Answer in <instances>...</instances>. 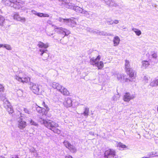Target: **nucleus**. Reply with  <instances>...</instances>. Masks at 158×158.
<instances>
[{
	"instance_id": "f257e3e1",
	"label": "nucleus",
	"mask_w": 158,
	"mask_h": 158,
	"mask_svg": "<svg viewBox=\"0 0 158 158\" xmlns=\"http://www.w3.org/2000/svg\"><path fill=\"white\" fill-rule=\"evenodd\" d=\"M39 121L41 124H44L45 126L51 130L54 133L58 134L60 133L61 131L58 128L59 125L57 123L51 120H46L42 118H40Z\"/></svg>"
},
{
	"instance_id": "f03ea898",
	"label": "nucleus",
	"mask_w": 158,
	"mask_h": 158,
	"mask_svg": "<svg viewBox=\"0 0 158 158\" xmlns=\"http://www.w3.org/2000/svg\"><path fill=\"white\" fill-rule=\"evenodd\" d=\"M38 46L39 48H41L40 49V52H41L40 55L42 56L44 53L46 56L45 58H47L49 56L48 54V51L46 49L48 47V43L44 44L41 41L38 42Z\"/></svg>"
},
{
	"instance_id": "7ed1b4c3",
	"label": "nucleus",
	"mask_w": 158,
	"mask_h": 158,
	"mask_svg": "<svg viewBox=\"0 0 158 158\" xmlns=\"http://www.w3.org/2000/svg\"><path fill=\"white\" fill-rule=\"evenodd\" d=\"M54 27V30L57 33L64 35L63 38L65 36H67L70 34V31L62 27H58L55 25H52Z\"/></svg>"
},
{
	"instance_id": "20e7f679",
	"label": "nucleus",
	"mask_w": 158,
	"mask_h": 158,
	"mask_svg": "<svg viewBox=\"0 0 158 158\" xmlns=\"http://www.w3.org/2000/svg\"><path fill=\"white\" fill-rule=\"evenodd\" d=\"M57 20L59 22L64 23L66 25L72 27H75L77 24L75 19L73 18L66 19L59 18L57 19Z\"/></svg>"
},
{
	"instance_id": "39448f33",
	"label": "nucleus",
	"mask_w": 158,
	"mask_h": 158,
	"mask_svg": "<svg viewBox=\"0 0 158 158\" xmlns=\"http://www.w3.org/2000/svg\"><path fill=\"white\" fill-rule=\"evenodd\" d=\"M101 58L100 56L99 55L97 57L94 59V58H91L90 60V64L93 65H95L97 66L99 69H101L104 66L103 62L102 61L98 62Z\"/></svg>"
},
{
	"instance_id": "423d86ee",
	"label": "nucleus",
	"mask_w": 158,
	"mask_h": 158,
	"mask_svg": "<svg viewBox=\"0 0 158 158\" xmlns=\"http://www.w3.org/2000/svg\"><path fill=\"white\" fill-rule=\"evenodd\" d=\"M135 94H131L129 92L125 93L123 96V99L124 102H128L131 100L135 98Z\"/></svg>"
},
{
	"instance_id": "0eeeda50",
	"label": "nucleus",
	"mask_w": 158,
	"mask_h": 158,
	"mask_svg": "<svg viewBox=\"0 0 158 158\" xmlns=\"http://www.w3.org/2000/svg\"><path fill=\"white\" fill-rule=\"evenodd\" d=\"M42 105L46 108V110L44 108H42L41 107L38 106L36 105V110L39 113H42L43 114H46V110L47 111H48L49 110V108L48 106L45 104L44 102H42Z\"/></svg>"
},
{
	"instance_id": "6e6552de",
	"label": "nucleus",
	"mask_w": 158,
	"mask_h": 158,
	"mask_svg": "<svg viewBox=\"0 0 158 158\" xmlns=\"http://www.w3.org/2000/svg\"><path fill=\"white\" fill-rule=\"evenodd\" d=\"M115 155V152L113 149H109L106 151L104 153L105 158H112Z\"/></svg>"
},
{
	"instance_id": "1a4fd4ad",
	"label": "nucleus",
	"mask_w": 158,
	"mask_h": 158,
	"mask_svg": "<svg viewBox=\"0 0 158 158\" xmlns=\"http://www.w3.org/2000/svg\"><path fill=\"white\" fill-rule=\"evenodd\" d=\"M13 3L12 7L16 9H19L21 7V5L24 4V2L19 0H12Z\"/></svg>"
},
{
	"instance_id": "9d476101",
	"label": "nucleus",
	"mask_w": 158,
	"mask_h": 158,
	"mask_svg": "<svg viewBox=\"0 0 158 158\" xmlns=\"http://www.w3.org/2000/svg\"><path fill=\"white\" fill-rule=\"evenodd\" d=\"M30 88L32 92L35 94H37L39 90L38 85L31 82L30 84Z\"/></svg>"
},
{
	"instance_id": "9b49d317",
	"label": "nucleus",
	"mask_w": 158,
	"mask_h": 158,
	"mask_svg": "<svg viewBox=\"0 0 158 158\" xmlns=\"http://www.w3.org/2000/svg\"><path fill=\"white\" fill-rule=\"evenodd\" d=\"M14 19L19 21L22 23H24L26 21V19L24 17H22L20 16L19 14L15 13L13 15Z\"/></svg>"
},
{
	"instance_id": "f8f14e48",
	"label": "nucleus",
	"mask_w": 158,
	"mask_h": 158,
	"mask_svg": "<svg viewBox=\"0 0 158 158\" xmlns=\"http://www.w3.org/2000/svg\"><path fill=\"white\" fill-rule=\"evenodd\" d=\"M18 127L20 129H23L26 126V123L22 118H19L18 120Z\"/></svg>"
},
{
	"instance_id": "ddd939ff",
	"label": "nucleus",
	"mask_w": 158,
	"mask_h": 158,
	"mask_svg": "<svg viewBox=\"0 0 158 158\" xmlns=\"http://www.w3.org/2000/svg\"><path fill=\"white\" fill-rule=\"evenodd\" d=\"M61 1L62 3V4L65 7L73 10V8L74 6H73L71 3L66 2L65 0H59Z\"/></svg>"
},
{
	"instance_id": "4468645a",
	"label": "nucleus",
	"mask_w": 158,
	"mask_h": 158,
	"mask_svg": "<svg viewBox=\"0 0 158 158\" xmlns=\"http://www.w3.org/2000/svg\"><path fill=\"white\" fill-rule=\"evenodd\" d=\"M64 106L67 107H70L72 106V101L70 98H68L65 99L63 103Z\"/></svg>"
},
{
	"instance_id": "2eb2a0df",
	"label": "nucleus",
	"mask_w": 158,
	"mask_h": 158,
	"mask_svg": "<svg viewBox=\"0 0 158 158\" xmlns=\"http://www.w3.org/2000/svg\"><path fill=\"white\" fill-rule=\"evenodd\" d=\"M6 102V108L7 110L9 113V114H12L13 112V110L12 107L10 105V103L6 99L5 100Z\"/></svg>"
},
{
	"instance_id": "dca6fc26",
	"label": "nucleus",
	"mask_w": 158,
	"mask_h": 158,
	"mask_svg": "<svg viewBox=\"0 0 158 158\" xmlns=\"http://www.w3.org/2000/svg\"><path fill=\"white\" fill-rule=\"evenodd\" d=\"M115 77L117 78L118 81H121L122 79H124V75L123 74H119L117 72H115L113 74Z\"/></svg>"
},
{
	"instance_id": "f3484780",
	"label": "nucleus",
	"mask_w": 158,
	"mask_h": 158,
	"mask_svg": "<svg viewBox=\"0 0 158 158\" xmlns=\"http://www.w3.org/2000/svg\"><path fill=\"white\" fill-rule=\"evenodd\" d=\"M62 86L58 83L54 82L52 83V87L54 89H56L58 91L61 90Z\"/></svg>"
},
{
	"instance_id": "a211bd4d",
	"label": "nucleus",
	"mask_w": 158,
	"mask_h": 158,
	"mask_svg": "<svg viewBox=\"0 0 158 158\" xmlns=\"http://www.w3.org/2000/svg\"><path fill=\"white\" fill-rule=\"evenodd\" d=\"M92 33L94 34L99 35H103L105 36L108 35L107 34L106 32H105L103 31H100L99 30L96 29L93 30Z\"/></svg>"
},
{
	"instance_id": "6ab92c4d",
	"label": "nucleus",
	"mask_w": 158,
	"mask_h": 158,
	"mask_svg": "<svg viewBox=\"0 0 158 158\" xmlns=\"http://www.w3.org/2000/svg\"><path fill=\"white\" fill-rule=\"evenodd\" d=\"M84 110L83 112L81 113V114L83 115L85 118H87L89 115V108L87 106L86 107L84 108Z\"/></svg>"
},
{
	"instance_id": "aec40b11",
	"label": "nucleus",
	"mask_w": 158,
	"mask_h": 158,
	"mask_svg": "<svg viewBox=\"0 0 158 158\" xmlns=\"http://www.w3.org/2000/svg\"><path fill=\"white\" fill-rule=\"evenodd\" d=\"M59 91L64 95H68L69 94V91L66 88L63 86L62 87V88L61 89V90Z\"/></svg>"
},
{
	"instance_id": "412c9836",
	"label": "nucleus",
	"mask_w": 158,
	"mask_h": 158,
	"mask_svg": "<svg viewBox=\"0 0 158 158\" xmlns=\"http://www.w3.org/2000/svg\"><path fill=\"white\" fill-rule=\"evenodd\" d=\"M125 67L126 71H129L130 70V69H131V68L130 62L129 60H125Z\"/></svg>"
},
{
	"instance_id": "4be33fe9",
	"label": "nucleus",
	"mask_w": 158,
	"mask_h": 158,
	"mask_svg": "<svg viewBox=\"0 0 158 158\" xmlns=\"http://www.w3.org/2000/svg\"><path fill=\"white\" fill-rule=\"evenodd\" d=\"M142 68L143 69H145L150 65L149 61L143 60L142 62Z\"/></svg>"
},
{
	"instance_id": "5701e85b",
	"label": "nucleus",
	"mask_w": 158,
	"mask_h": 158,
	"mask_svg": "<svg viewBox=\"0 0 158 158\" xmlns=\"http://www.w3.org/2000/svg\"><path fill=\"white\" fill-rule=\"evenodd\" d=\"M3 4L8 6H10L12 7L13 3L12 1H10V0H1Z\"/></svg>"
},
{
	"instance_id": "b1692460",
	"label": "nucleus",
	"mask_w": 158,
	"mask_h": 158,
	"mask_svg": "<svg viewBox=\"0 0 158 158\" xmlns=\"http://www.w3.org/2000/svg\"><path fill=\"white\" fill-rule=\"evenodd\" d=\"M73 10L77 12L82 13L83 9L79 6H74L73 8Z\"/></svg>"
},
{
	"instance_id": "393cba45",
	"label": "nucleus",
	"mask_w": 158,
	"mask_h": 158,
	"mask_svg": "<svg viewBox=\"0 0 158 158\" xmlns=\"http://www.w3.org/2000/svg\"><path fill=\"white\" fill-rule=\"evenodd\" d=\"M120 41V38L118 36H115L113 39V42L114 46H117L119 44Z\"/></svg>"
},
{
	"instance_id": "a878e982",
	"label": "nucleus",
	"mask_w": 158,
	"mask_h": 158,
	"mask_svg": "<svg viewBox=\"0 0 158 158\" xmlns=\"http://www.w3.org/2000/svg\"><path fill=\"white\" fill-rule=\"evenodd\" d=\"M82 14H83L85 16L88 18H89L90 16L92 15V12H91L86 11L84 9L83 10V11H82Z\"/></svg>"
},
{
	"instance_id": "bb28decb",
	"label": "nucleus",
	"mask_w": 158,
	"mask_h": 158,
	"mask_svg": "<svg viewBox=\"0 0 158 158\" xmlns=\"http://www.w3.org/2000/svg\"><path fill=\"white\" fill-rule=\"evenodd\" d=\"M129 71H126L127 74L129 75V76L131 77H134V75H136V73L135 72L132 70V69H130Z\"/></svg>"
},
{
	"instance_id": "cd10ccee",
	"label": "nucleus",
	"mask_w": 158,
	"mask_h": 158,
	"mask_svg": "<svg viewBox=\"0 0 158 158\" xmlns=\"http://www.w3.org/2000/svg\"><path fill=\"white\" fill-rule=\"evenodd\" d=\"M150 85L152 87L157 86L158 85V79L153 80L150 83Z\"/></svg>"
},
{
	"instance_id": "c85d7f7f",
	"label": "nucleus",
	"mask_w": 158,
	"mask_h": 158,
	"mask_svg": "<svg viewBox=\"0 0 158 158\" xmlns=\"http://www.w3.org/2000/svg\"><path fill=\"white\" fill-rule=\"evenodd\" d=\"M132 30L133 31L137 36H139L141 34V31L136 28H132Z\"/></svg>"
},
{
	"instance_id": "c756f323",
	"label": "nucleus",
	"mask_w": 158,
	"mask_h": 158,
	"mask_svg": "<svg viewBox=\"0 0 158 158\" xmlns=\"http://www.w3.org/2000/svg\"><path fill=\"white\" fill-rule=\"evenodd\" d=\"M70 151L73 152H75L76 151L77 149L73 145L71 144L68 148Z\"/></svg>"
},
{
	"instance_id": "7c9ffc66",
	"label": "nucleus",
	"mask_w": 158,
	"mask_h": 158,
	"mask_svg": "<svg viewBox=\"0 0 158 158\" xmlns=\"http://www.w3.org/2000/svg\"><path fill=\"white\" fill-rule=\"evenodd\" d=\"M37 16L40 17H49V15H48L46 14H43L42 13H38L37 15Z\"/></svg>"
},
{
	"instance_id": "2f4dec72",
	"label": "nucleus",
	"mask_w": 158,
	"mask_h": 158,
	"mask_svg": "<svg viewBox=\"0 0 158 158\" xmlns=\"http://www.w3.org/2000/svg\"><path fill=\"white\" fill-rule=\"evenodd\" d=\"M5 22L4 18L1 15H0V26H3V24Z\"/></svg>"
},
{
	"instance_id": "473e14b6",
	"label": "nucleus",
	"mask_w": 158,
	"mask_h": 158,
	"mask_svg": "<svg viewBox=\"0 0 158 158\" xmlns=\"http://www.w3.org/2000/svg\"><path fill=\"white\" fill-rule=\"evenodd\" d=\"M30 80V78L29 77H26L22 78L21 82L23 83H27Z\"/></svg>"
},
{
	"instance_id": "72a5a7b5",
	"label": "nucleus",
	"mask_w": 158,
	"mask_h": 158,
	"mask_svg": "<svg viewBox=\"0 0 158 158\" xmlns=\"http://www.w3.org/2000/svg\"><path fill=\"white\" fill-rule=\"evenodd\" d=\"M23 111H24L25 113L28 114L29 116H30V115H31V112L30 110H29L28 109L26 108H24L23 109Z\"/></svg>"
},
{
	"instance_id": "f704fd0d",
	"label": "nucleus",
	"mask_w": 158,
	"mask_h": 158,
	"mask_svg": "<svg viewBox=\"0 0 158 158\" xmlns=\"http://www.w3.org/2000/svg\"><path fill=\"white\" fill-rule=\"evenodd\" d=\"M152 56L155 59H156L157 57V52L154 51H153L151 52Z\"/></svg>"
},
{
	"instance_id": "c9c22d12",
	"label": "nucleus",
	"mask_w": 158,
	"mask_h": 158,
	"mask_svg": "<svg viewBox=\"0 0 158 158\" xmlns=\"http://www.w3.org/2000/svg\"><path fill=\"white\" fill-rule=\"evenodd\" d=\"M4 48H5L6 49L9 50H11L12 49L10 46L8 44H4Z\"/></svg>"
},
{
	"instance_id": "e433bc0d",
	"label": "nucleus",
	"mask_w": 158,
	"mask_h": 158,
	"mask_svg": "<svg viewBox=\"0 0 158 158\" xmlns=\"http://www.w3.org/2000/svg\"><path fill=\"white\" fill-rule=\"evenodd\" d=\"M19 76H20L19 75H18V76L15 75L14 76V78L16 80L18 81L21 82L22 78L20 77Z\"/></svg>"
},
{
	"instance_id": "4c0bfd02",
	"label": "nucleus",
	"mask_w": 158,
	"mask_h": 158,
	"mask_svg": "<svg viewBox=\"0 0 158 158\" xmlns=\"http://www.w3.org/2000/svg\"><path fill=\"white\" fill-rule=\"evenodd\" d=\"M63 144H64L65 147L67 148H68V147H69V146L70 144V143H69L68 141L66 140L64 141L63 142Z\"/></svg>"
},
{
	"instance_id": "58836bf2",
	"label": "nucleus",
	"mask_w": 158,
	"mask_h": 158,
	"mask_svg": "<svg viewBox=\"0 0 158 158\" xmlns=\"http://www.w3.org/2000/svg\"><path fill=\"white\" fill-rule=\"evenodd\" d=\"M117 146L118 147H121L122 148H124L126 147V146L124 144H123L119 142L117 144Z\"/></svg>"
},
{
	"instance_id": "ea45409f",
	"label": "nucleus",
	"mask_w": 158,
	"mask_h": 158,
	"mask_svg": "<svg viewBox=\"0 0 158 158\" xmlns=\"http://www.w3.org/2000/svg\"><path fill=\"white\" fill-rule=\"evenodd\" d=\"M30 124L31 125H33L35 126H37L38 124L33 121L32 119H31L30 121Z\"/></svg>"
},
{
	"instance_id": "a19ab883",
	"label": "nucleus",
	"mask_w": 158,
	"mask_h": 158,
	"mask_svg": "<svg viewBox=\"0 0 158 158\" xmlns=\"http://www.w3.org/2000/svg\"><path fill=\"white\" fill-rule=\"evenodd\" d=\"M117 4L114 1L111 0V3L109 6H117Z\"/></svg>"
},
{
	"instance_id": "79ce46f5",
	"label": "nucleus",
	"mask_w": 158,
	"mask_h": 158,
	"mask_svg": "<svg viewBox=\"0 0 158 158\" xmlns=\"http://www.w3.org/2000/svg\"><path fill=\"white\" fill-rule=\"evenodd\" d=\"M4 90V87L3 85L0 84V92H3Z\"/></svg>"
},
{
	"instance_id": "37998d69",
	"label": "nucleus",
	"mask_w": 158,
	"mask_h": 158,
	"mask_svg": "<svg viewBox=\"0 0 158 158\" xmlns=\"http://www.w3.org/2000/svg\"><path fill=\"white\" fill-rule=\"evenodd\" d=\"M17 94L19 97H21L22 95L23 92L21 90H19L17 92Z\"/></svg>"
},
{
	"instance_id": "c03bdc74",
	"label": "nucleus",
	"mask_w": 158,
	"mask_h": 158,
	"mask_svg": "<svg viewBox=\"0 0 158 158\" xmlns=\"http://www.w3.org/2000/svg\"><path fill=\"white\" fill-rule=\"evenodd\" d=\"M119 23V21L117 20H115L113 22H112L111 23H110V24H112L114 23L115 24H118Z\"/></svg>"
},
{
	"instance_id": "a18cd8bd",
	"label": "nucleus",
	"mask_w": 158,
	"mask_h": 158,
	"mask_svg": "<svg viewBox=\"0 0 158 158\" xmlns=\"http://www.w3.org/2000/svg\"><path fill=\"white\" fill-rule=\"evenodd\" d=\"M86 30L87 31H88L91 33H92L93 30L89 27H87L86 28Z\"/></svg>"
},
{
	"instance_id": "49530a36",
	"label": "nucleus",
	"mask_w": 158,
	"mask_h": 158,
	"mask_svg": "<svg viewBox=\"0 0 158 158\" xmlns=\"http://www.w3.org/2000/svg\"><path fill=\"white\" fill-rule=\"evenodd\" d=\"M31 12L33 14L37 15L38 13L36 11L34 10H31Z\"/></svg>"
},
{
	"instance_id": "de8ad7c7",
	"label": "nucleus",
	"mask_w": 158,
	"mask_h": 158,
	"mask_svg": "<svg viewBox=\"0 0 158 158\" xmlns=\"http://www.w3.org/2000/svg\"><path fill=\"white\" fill-rule=\"evenodd\" d=\"M143 79L145 81V83H147L148 82V77L146 76L144 77L143 78Z\"/></svg>"
},
{
	"instance_id": "09e8293b",
	"label": "nucleus",
	"mask_w": 158,
	"mask_h": 158,
	"mask_svg": "<svg viewBox=\"0 0 158 158\" xmlns=\"http://www.w3.org/2000/svg\"><path fill=\"white\" fill-rule=\"evenodd\" d=\"M113 101H116L117 100V98L115 95L112 98Z\"/></svg>"
},
{
	"instance_id": "8fccbe9b",
	"label": "nucleus",
	"mask_w": 158,
	"mask_h": 158,
	"mask_svg": "<svg viewBox=\"0 0 158 158\" xmlns=\"http://www.w3.org/2000/svg\"><path fill=\"white\" fill-rule=\"evenodd\" d=\"M131 81V79H129L128 78H126L125 79V81L126 82H130V81Z\"/></svg>"
},
{
	"instance_id": "3c124183",
	"label": "nucleus",
	"mask_w": 158,
	"mask_h": 158,
	"mask_svg": "<svg viewBox=\"0 0 158 158\" xmlns=\"http://www.w3.org/2000/svg\"><path fill=\"white\" fill-rule=\"evenodd\" d=\"M65 158H73V157L70 155H68L65 156Z\"/></svg>"
},
{
	"instance_id": "603ef678",
	"label": "nucleus",
	"mask_w": 158,
	"mask_h": 158,
	"mask_svg": "<svg viewBox=\"0 0 158 158\" xmlns=\"http://www.w3.org/2000/svg\"><path fill=\"white\" fill-rule=\"evenodd\" d=\"M47 23L48 24H51L52 23L51 22V21L50 20H48V21H47Z\"/></svg>"
},
{
	"instance_id": "864d4df0",
	"label": "nucleus",
	"mask_w": 158,
	"mask_h": 158,
	"mask_svg": "<svg viewBox=\"0 0 158 158\" xmlns=\"http://www.w3.org/2000/svg\"><path fill=\"white\" fill-rule=\"evenodd\" d=\"M4 47V44H0V48Z\"/></svg>"
},
{
	"instance_id": "5fc2aeb1",
	"label": "nucleus",
	"mask_w": 158,
	"mask_h": 158,
	"mask_svg": "<svg viewBox=\"0 0 158 158\" xmlns=\"http://www.w3.org/2000/svg\"><path fill=\"white\" fill-rule=\"evenodd\" d=\"M155 152H152L151 153H150V156L152 155H154L155 154H156L154 153Z\"/></svg>"
},
{
	"instance_id": "6e6d98bb",
	"label": "nucleus",
	"mask_w": 158,
	"mask_h": 158,
	"mask_svg": "<svg viewBox=\"0 0 158 158\" xmlns=\"http://www.w3.org/2000/svg\"><path fill=\"white\" fill-rule=\"evenodd\" d=\"M89 134L91 135H94V133L92 132H90Z\"/></svg>"
},
{
	"instance_id": "4d7b16f0",
	"label": "nucleus",
	"mask_w": 158,
	"mask_h": 158,
	"mask_svg": "<svg viewBox=\"0 0 158 158\" xmlns=\"http://www.w3.org/2000/svg\"><path fill=\"white\" fill-rule=\"evenodd\" d=\"M47 35L49 36H51V35H52L53 34L52 33V34L49 33V34H48V33H47Z\"/></svg>"
},
{
	"instance_id": "13d9d810",
	"label": "nucleus",
	"mask_w": 158,
	"mask_h": 158,
	"mask_svg": "<svg viewBox=\"0 0 158 158\" xmlns=\"http://www.w3.org/2000/svg\"><path fill=\"white\" fill-rule=\"evenodd\" d=\"M112 22H113V21H107V23H109V24H110V23H111Z\"/></svg>"
},
{
	"instance_id": "bf43d9fd",
	"label": "nucleus",
	"mask_w": 158,
	"mask_h": 158,
	"mask_svg": "<svg viewBox=\"0 0 158 158\" xmlns=\"http://www.w3.org/2000/svg\"><path fill=\"white\" fill-rule=\"evenodd\" d=\"M35 150V149H34V148H33L32 149V150L31 151L32 152H34V151Z\"/></svg>"
},
{
	"instance_id": "052dcab7",
	"label": "nucleus",
	"mask_w": 158,
	"mask_h": 158,
	"mask_svg": "<svg viewBox=\"0 0 158 158\" xmlns=\"http://www.w3.org/2000/svg\"><path fill=\"white\" fill-rule=\"evenodd\" d=\"M131 79V81H130V82H132L133 81L132 79Z\"/></svg>"
},
{
	"instance_id": "680f3d73",
	"label": "nucleus",
	"mask_w": 158,
	"mask_h": 158,
	"mask_svg": "<svg viewBox=\"0 0 158 158\" xmlns=\"http://www.w3.org/2000/svg\"><path fill=\"white\" fill-rule=\"evenodd\" d=\"M157 110L158 112V106L157 108Z\"/></svg>"
},
{
	"instance_id": "e2e57ef3",
	"label": "nucleus",
	"mask_w": 158,
	"mask_h": 158,
	"mask_svg": "<svg viewBox=\"0 0 158 158\" xmlns=\"http://www.w3.org/2000/svg\"><path fill=\"white\" fill-rule=\"evenodd\" d=\"M148 157H142V158H148Z\"/></svg>"
}]
</instances>
